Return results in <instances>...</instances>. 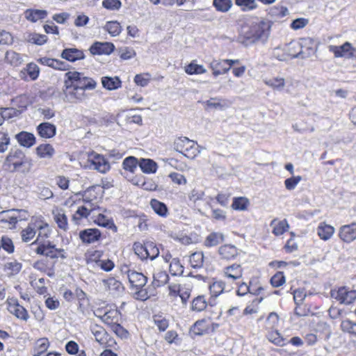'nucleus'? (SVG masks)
<instances>
[{"label":"nucleus","mask_w":356,"mask_h":356,"mask_svg":"<svg viewBox=\"0 0 356 356\" xmlns=\"http://www.w3.org/2000/svg\"><path fill=\"white\" fill-rule=\"evenodd\" d=\"M22 264L16 260L8 262L4 266V270L8 276L17 275L22 269Z\"/></svg>","instance_id":"obj_41"},{"label":"nucleus","mask_w":356,"mask_h":356,"mask_svg":"<svg viewBox=\"0 0 356 356\" xmlns=\"http://www.w3.org/2000/svg\"><path fill=\"white\" fill-rule=\"evenodd\" d=\"M268 22L258 18H247L241 27L237 41L244 46H250L257 42H265L270 35Z\"/></svg>","instance_id":"obj_1"},{"label":"nucleus","mask_w":356,"mask_h":356,"mask_svg":"<svg viewBox=\"0 0 356 356\" xmlns=\"http://www.w3.org/2000/svg\"><path fill=\"white\" fill-rule=\"evenodd\" d=\"M102 282L104 289L113 294H119L124 289L122 284L113 277L103 280Z\"/></svg>","instance_id":"obj_17"},{"label":"nucleus","mask_w":356,"mask_h":356,"mask_svg":"<svg viewBox=\"0 0 356 356\" xmlns=\"http://www.w3.org/2000/svg\"><path fill=\"white\" fill-rule=\"evenodd\" d=\"M7 309L17 318L26 321L29 318L27 310L19 304L17 299L12 298L6 300Z\"/></svg>","instance_id":"obj_10"},{"label":"nucleus","mask_w":356,"mask_h":356,"mask_svg":"<svg viewBox=\"0 0 356 356\" xmlns=\"http://www.w3.org/2000/svg\"><path fill=\"white\" fill-rule=\"evenodd\" d=\"M115 49V46L112 42H95L90 47V51L93 55L111 54Z\"/></svg>","instance_id":"obj_12"},{"label":"nucleus","mask_w":356,"mask_h":356,"mask_svg":"<svg viewBox=\"0 0 356 356\" xmlns=\"http://www.w3.org/2000/svg\"><path fill=\"white\" fill-rule=\"evenodd\" d=\"M225 274L227 277L237 280L242 277L243 270L240 265L233 264L225 268Z\"/></svg>","instance_id":"obj_34"},{"label":"nucleus","mask_w":356,"mask_h":356,"mask_svg":"<svg viewBox=\"0 0 356 356\" xmlns=\"http://www.w3.org/2000/svg\"><path fill=\"white\" fill-rule=\"evenodd\" d=\"M15 138L21 146L31 147L35 143V136L27 131H21L16 134Z\"/></svg>","instance_id":"obj_21"},{"label":"nucleus","mask_w":356,"mask_h":356,"mask_svg":"<svg viewBox=\"0 0 356 356\" xmlns=\"http://www.w3.org/2000/svg\"><path fill=\"white\" fill-rule=\"evenodd\" d=\"M26 72L32 80H35L39 76L40 69L36 64L31 63L26 66Z\"/></svg>","instance_id":"obj_64"},{"label":"nucleus","mask_w":356,"mask_h":356,"mask_svg":"<svg viewBox=\"0 0 356 356\" xmlns=\"http://www.w3.org/2000/svg\"><path fill=\"white\" fill-rule=\"evenodd\" d=\"M49 347V342L47 338H41L36 341L32 355L33 356H40L45 353Z\"/></svg>","instance_id":"obj_29"},{"label":"nucleus","mask_w":356,"mask_h":356,"mask_svg":"<svg viewBox=\"0 0 356 356\" xmlns=\"http://www.w3.org/2000/svg\"><path fill=\"white\" fill-rule=\"evenodd\" d=\"M195 335H202L209 332V325L205 319L197 321L191 328Z\"/></svg>","instance_id":"obj_31"},{"label":"nucleus","mask_w":356,"mask_h":356,"mask_svg":"<svg viewBox=\"0 0 356 356\" xmlns=\"http://www.w3.org/2000/svg\"><path fill=\"white\" fill-rule=\"evenodd\" d=\"M184 268L178 258H174L172 259L169 267V270L172 275H181L184 273Z\"/></svg>","instance_id":"obj_45"},{"label":"nucleus","mask_w":356,"mask_h":356,"mask_svg":"<svg viewBox=\"0 0 356 356\" xmlns=\"http://www.w3.org/2000/svg\"><path fill=\"white\" fill-rule=\"evenodd\" d=\"M60 56L62 58L70 62H75L85 58L83 51L76 48H66L63 49Z\"/></svg>","instance_id":"obj_18"},{"label":"nucleus","mask_w":356,"mask_h":356,"mask_svg":"<svg viewBox=\"0 0 356 356\" xmlns=\"http://www.w3.org/2000/svg\"><path fill=\"white\" fill-rule=\"evenodd\" d=\"M92 334L95 337V340L101 344H103L106 341V332L101 326L95 325L91 328Z\"/></svg>","instance_id":"obj_47"},{"label":"nucleus","mask_w":356,"mask_h":356,"mask_svg":"<svg viewBox=\"0 0 356 356\" xmlns=\"http://www.w3.org/2000/svg\"><path fill=\"white\" fill-rule=\"evenodd\" d=\"M39 136L44 138H51L56 134V127L49 122H42L37 127Z\"/></svg>","instance_id":"obj_19"},{"label":"nucleus","mask_w":356,"mask_h":356,"mask_svg":"<svg viewBox=\"0 0 356 356\" xmlns=\"http://www.w3.org/2000/svg\"><path fill=\"white\" fill-rule=\"evenodd\" d=\"M38 61L43 65L50 67L55 70L64 71L67 70L69 67V65L67 63L49 57H42L39 58Z\"/></svg>","instance_id":"obj_16"},{"label":"nucleus","mask_w":356,"mask_h":356,"mask_svg":"<svg viewBox=\"0 0 356 356\" xmlns=\"http://www.w3.org/2000/svg\"><path fill=\"white\" fill-rule=\"evenodd\" d=\"M213 5L218 11L227 12L232 6V0H213Z\"/></svg>","instance_id":"obj_53"},{"label":"nucleus","mask_w":356,"mask_h":356,"mask_svg":"<svg viewBox=\"0 0 356 356\" xmlns=\"http://www.w3.org/2000/svg\"><path fill=\"white\" fill-rule=\"evenodd\" d=\"M102 6L108 10H118L121 8L122 3L120 0H104Z\"/></svg>","instance_id":"obj_63"},{"label":"nucleus","mask_w":356,"mask_h":356,"mask_svg":"<svg viewBox=\"0 0 356 356\" xmlns=\"http://www.w3.org/2000/svg\"><path fill=\"white\" fill-rule=\"evenodd\" d=\"M103 29L113 37L119 35L122 30L120 24L117 21L107 22Z\"/></svg>","instance_id":"obj_36"},{"label":"nucleus","mask_w":356,"mask_h":356,"mask_svg":"<svg viewBox=\"0 0 356 356\" xmlns=\"http://www.w3.org/2000/svg\"><path fill=\"white\" fill-rule=\"evenodd\" d=\"M302 180L301 176H293L290 178H287L284 181V185L287 190L292 191L295 189L296 186L299 184V182Z\"/></svg>","instance_id":"obj_61"},{"label":"nucleus","mask_w":356,"mask_h":356,"mask_svg":"<svg viewBox=\"0 0 356 356\" xmlns=\"http://www.w3.org/2000/svg\"><path fill=\"white\" fill-rule=\"evenodd\" d=\"M225 284L222 280L214 281L209 286V291L211 296L218 297L225 290Z\"/></svg>","instance_id":"obj_48"},{"label":"nucleus","mask_w":356,"mask_h":356,"mask_svg":"<svg viewBox=\"0 0 356 356\" xmlns=\"http://www.w3.org/2000/svg\"><path fill=\"white\" fill-rule=\"evenodd\" d=\"M120 57L123 60H129L136 56L135 50L131 47H122L119 49Z\"/></svg>","instance_id":"obj_62"},{"label":"nucleus","mask_w":356,"mask_h":356,"mask_svg":"<svg viewBox=\"0 0 356 356\" xmlns=\"http://www.w3.org/2000/svg\"><path fill=\"white\" fill-rule=\"evenodd\" d=\"M207 303L204 296H199L193 299L191 304V309L195 312H202L207 307Z\"/></svg>","instance_id":"obj_46"},{"label":"nucleus","mask_w":356,"mask_h":356,"mask_svg":"<svg viewBox=\"0 0 356 356\" xmlns=\"http://www.w3.org/2000/svg\"><path fill=\"white\" fill-rule=\"evenodd\" d=\"M126 273L131 285L136 289H141L145 286L147 282V277L142 273L135 270H127Z\"/></svg>","instance_id":"obj_14"},{"label":"nucleus","mask_w":356,"mask_h":356,"mask_svg":"<svg viewBox=\"0 0 356 356\" xmlns=\"http://www.w3.org/2000/svg\"><path fill=\"white\" fill-rule=\"evenodd\" d=\"M6 60L11 65L15 66L20 65L22 62L20 54L13 51L6 52Z\"/></svg>","instance_id":"obj_55"},{"label":"nucleus","mask_w":356,"mask_h":356,"mask_svg":"<svg viewBox=\"0 0 356 356\" xmlns=\"http://www.w3.org/2000/svg\"><path fill=\"white\" fill-rule=\"evenodd\" d=\"M265 83L275 90L281 91L285 86V80L284 78L273 77L265 80Z\"/></svg>","instance_id":"obj_50"},{"label":"nucleus","mask_w":356,"mask_h":356,"mask_svg":"<svg viewBox=\"0 0 356 356\" xmlns=\"http://www.w3.org/2000/svg\"><path fill=\"white\" fill-rule=\"evenodd\" d=\"M340 238L346 243H350L356 239V223L342 226L339 230Z\"/></svg>","instance_id":"obj_15"},{"label":"nucleus","mask_w":356,"mask_h":356,"mask_svg":"<svg viewBox=\"0 0 356 356\" xmlns=\"http://www.w3.org/2000/svg\"><path fill=\"white\" fill-rule=\"evenodd\" d=\"M47 41V36L46 35L33 33L29 37V42L38 45H42L46 43Z\"/></svg>","instance_id":"obj_60"},{"label":"nucleus","mask_w":356,"mask_h":356,"mask_svg":"<svg viewBox=\"0 0 356 356\" xmlns=\"http://www.w3.org/2000/svg\"><path fill=\"white\" fill-rule=\"evenodd\" d=\"M174 149L188 159H193L200 153L199 145L187 137H179L175 140Z\"/></svg>","instance_id":"obj_4"},{"label":"nucleus","mask_w":356,"mask_h":356,"mask_svg":"<svg viewBox=\"0 0 356 356\" xmlns=\"http://www.w3.org/2000/svg\"><path fill=\"white\" fill-rule=\"evenodd\" d=\"M190 264L193 268H200L203 265L204 255L202 252H196L190 256Z\"/></svg>","instance_id":"obj_51"},{"label":"nucleus","mask_w":356,"mask_h":356,"mask_svg":"<svg viewBox=\"0 0 356 356\" xmlns=\"http://www.w3.org/2000/svg\"><path fill=\"white\" fill-rule=\"evenodd\" d=\"M25 17L32 22H36L40 19H43L47 16V12L45 10L27 9L25 13Z\"/></svg>","instance_id":"obj_25"},{"label":"nucleus","mask_w":356,"mask_h":356,"mask_svg":"<svg viewBox=\"0 0 356 356\" xmlns=\"http://www.w3.org/2000/svg\"><path fill=\"white\" fill-rule=\"evenodd\" d=\"M35 252L38 254L44 255L51 259L67 258V254L64 249L56 248L54 245H51L49 241L43 243L36 248Z\"/></svg>","instance_id":"obj_6"},{"label":"nucleus","mask_w":356,"mask_h":356,"mask_svg":"<svg viewBox=\"0 0 356 356\" xmlns=\"http://www.w3.org/2000/svg\"><path fill=\"white\" fill-rule=\"evenodd\" d=\"M38 155L41 158H51L55 150L50 144H42L36 148Z\"/></svg>","instance_id":"obj_37"},{"label":"nucleus","mask_w":356,"mask_h":356,"mask_svg":"<svg viewBox=\"0 0 356 356\" xmlns=\"http://www.w3.org/2000/svg\"><path fill=\"white\" fill-rule=\"evenodd\" d=\"M36 229L39 231L38 236L36 241L33 243H37L40 239H44L49 237L51 230L50 228L47 223L36 222Z\"/></svg>","instance_id":"obj_40"},{"label":"nucleus","mask_w":356,"mask_h":356,"mask_svg":"<svg viewBox=\"0 0 356 356\" xmlns=\"http://www.w3.org/2000/svg\"><path fill=\"white\" fill-rule=\"evenodd\" d=\"M331 297L341 304L349 305L356 299V291L349 290L346 287H340L331 291Z\"/></svg>","instance_id":"obj_9"},{"label":"nucleus","mask_w":356,"mask_h":356,"mask_svg":"<svg viewBox=\"0 0 356 356\" xmlns=\"http://www.w3.org/2000/svg\"><path fill=\"white\" fill-rule=\"evenodd\" d=\"M234 2L244 12L255 10L258 7L256 0H234Z\"/></svg>","instance_id":"obj_39"},{"label":"nucleus","mask_w":356,"mask_h":356,"mask_svg":"<svg viewBox=\"0 0 356 356\" xmlns=\"http://www.w3.org/2000/svg\"><path fill=\"white\" fill-rule=\"evenodd\" d=\"M267 339L276 346H284L286 344V339L284 338L277 330L268 331Z\"/></svg>","instance_id":"obj_30"},{"label":"nucleus","mask_w":356,"mask_h":356,"mask_svg":"<svg viewBox=\"0 0 356 356\" xmlns=\"http://www.w3.org/2000/svg\"><path fill=\"white\" fill-rule=\"evenodd\" d=\"M341 327L343 332H348L356 336V323L346 319L341 322Z\"/></svg>","instance_id":"obj_59"},{"label":"nucleus","mask_w":356,"mask_h":356,"mask_svg":"<svg viewBox=\"0 0 356 356\" xmlns=\"http://www.w3.org/2000/svg\"><path fill=\"white\" fill-rule=\"evenodd\" d=\"M146 248L147 259L149 258L151 260H154L159 255V249L153 242L146 243Z\"/></svg>","instance_id":"obj_54"},{"label":"nucleus","mask_w":356,"mask_h":356,"mask_svg":"<svg viewBox=\"0 0 356 356\" xmlns=\"http://www.w3.org/2000/svg\"><path fill=\"white\" fill-rule=\"evenodd\" d=\"M28 218L27 211L24 209H9L0 213V221L8 223L10 228L15 227L19 220H25Z\"/></svg>","instance_id":"obj_5"},{"label":"nucleus","mask_w":356,"mask_h":356,"mask_svg":"<svg viewBox=\"0 0 356 356\" xmlns=\"http://www.w3.org/2000/svg\"><path fill=\"white\" fill-rule=\"evenodd\" d=\"M209 67L213 71V75L218 76L226 74L229 70V66L227 65L225 60H213L209 64Z\"/></svg>","instance_id":"obj_22"},{"label":"nucleus","mask_w":356,"mask_h":356,"mask_svg":"<svg viewBox=\"0 0 356 356\" xmlns=\"http://www.w3.org/2000/svg\"><path fill=\"white\" fill-rule=\"evenodd\" d=\"M79 238L83 243H93L100 239L101 232L96 228L85 229L79 232Z\"/></svg>","instance_id":"obj_13"},{"label":"nucleus","mask_w":356,"mask_h":356,"mask_svg":"<svg viewBox=\"0 0 356 356\" xmlns=\"http://www.w3.org/2000/svg\"><path fill=\"white\" fill-rule=\"evenodd\" d=\"M134 252L141 259H147L146 243L142 244L139 242H135L133 245Z\"/></svg>","instance_id":"obj_58"},{"label":"nucleus","mask_w":356,"mask_h":356,"mask_svg":"<svg viewBox=\"0 0 356 356\" xmlns=\"http://www.w3.org/2000/svg\"><path fill=\"white\" fill-rule=\"evenodd\" d=\"M185 72L188 74H201L205 73L207 70L203 65H198L193 61L185 67Z\"/></svg>","instance_id":"obj_49"},{"label":"nucleus","mask_w":356,"mask_h":356,"mask_svg":"<svg viewBox=\"0 0 356 356\" xmlns=\"http://www.w3.org/2000/svg\"><path fill=\"white\" fill-rule=\"evenodd\" d=\"M249 201L243 197H234L232 204V207L234 210L244 211L247 209Z\"/></svg>","instance_id":"obj_52"},{"label":"nucleus","mask_w":356,"mask_h":356,"mask_svg":"<svg viewBox=\"0 0 356 356\" xmlns=\"http://www.w3.org/2000/svg\"><path fill=\"white\" fill-rule=\"evenodd\" d=\"M154 322L161 332H164L169 326V321L162 316L155 315Z\"/></svg>","instance_id":"obj_57"},{"label":"nucleus","mask_w":356,"mask_h":356,"mask_svg":"<svg viewBox=\"0 0 356 356\" xmlns=\"http://www.w3.org/2000/svg\"><path fill=\"white\" fill-rule=\"evenodd\" d=\"M118 316L119 314L117 310H109L105 312L100 318L104 323L111 327L115 323H118Z\"/></svg>","instance_id":"obj_38"},{"label":"nucleus","mask_w":356,"mask_h":356,"mask_svg":"<svg viewBox=\"0 0 356 356\" xmlns=\"http://www.w3.org/2000/svg\"><path fill=\"white\" fill-rule=\"evenodd\" d=\"M65 77L66 84L72 85L83 91L94 90L97 86V82L93 79L77 71H69L65 73Z\"/></svg>","instance_id":"obj_3"},{"label":"nucleus","mask_w":356,"mask_h":356,"mask_svg":"<svg viewBox=\"0 0 356 356\" xmlns=\"http://www.w3.org/2000/svg\"><path fill=\"white\" fill-rule=\"evenodd\" d=\"M286 282V278L283 272H277L270 278V284L273 287H279L283 285Z\"/></svg>","instance_id":"obj_56"},{"label":"nucleus","mask_w":356,"mask_h":356,"mask_svg":"<svg viewBox=\"0 0 356 356\" xmlns=\"http://www.w3.org/2000/svg\"><path fill=\"white\" fill-rule=\"evenodd\" d=\"M270 226L273 227V233L275 236H280L283 234L289 228V224L286 220L280 221L273 220L270 223Z\"/></svg>","instance_id":"obj_32"},{"label":"nucleus","mask_w":356,"mask_h":356,"mask_svg":"<svg viewBox=\"0 0 356 356\" xmlns=\"http://www.w3.org/2000/svg\"><path fill=\"white\" fill-rule=\"evenodd\" d=\"M97 223L101 227L111 229L113 232H117L118 231V227L114 224L113 221L106 218V217L103 214L98 215L97 218Z\"/></svg>","instance_id":"obj_43"},{"label":"nucleus","mask_w":356,"mask_h":356,"mask_svg":"<svg viewBox=\"0 0 356 356\" xmlns=\"http://www.w3.org/2000/svg\"><path fill=\"white\" fill-rule=\"evenodd\" d=\"M139 165V161L134 156L127 157L122 163L123 168L125 170L134 173Z\"/></svg>","instance_id":"obj_44"},{"label":"nucleus","mask_w":356,"mask_h":356,"mask_svg":"<svg viewBox=\"0 0 356 356\" xmlns=\"http://www.w3.org/2000/svg\"><path fill=\"white\" fill-rule=\"evenodd\" d=\"M88 162L90 169L95 170L101 173H106L111 168L109 162L104 156L95 152L89 154Z\"/></svg>","instance_id":"obj_7"},{"label":"nucleus","mask_w":356,"mask_h":356,"mask_svg":"<svg viewBox=\"0 0 356 356\" xmlns=\"http://www.w3.org/2000/svg\"><path fill=\"white\" fill-rule=\"evenodd\" d=\"M218 253L221 259L230 260L237 256L238 249L234 245L226 244L219 248Z\"/></svg>","instance_id":"obj_23"},{"label":"nucleus","mask_w":356,"mask_h":356,"mask_svg":"<svg viewBox=\"0 0 356 356\" xmlns=\"http://www.w3.org/2000/svg\"><path fill=\"white\" fill-rule=\"evenodd\" d=\"M169 276L166 272L160 270L153 275L152 286L154 288L162 286L168 283Z\"/></svg>","instance_id":"obj_33"},{"label":"nucleus","mask_w":356,"mask_h":356,"mask_svg":"<svg viewBox=\"0 0 356 356\" xmlns=\"http://www.w3.org/2000/svg\"><path fill=\"white\" fill-rule=\"evenodd\" d=\"M330 51L333 52L336 58L346 57L352 58L356 57V49L352 44L346 42L341 46H330Z\"/></svg>","instance_id":"obj_11"},{"label":"nucleus","mask_w":356,"mask_h":356,"mask_svg":"<svg viewBox=\"0 0 356 356\" xmlns=\"http://www.w3.org/2000/svg\"><path fill=\"white\" fill-rule=\"evenodd\" d=\"M36 222L29 223V225L21 232V237L23 242H29L35 236Z\"/></svg>","instance_id":"obj_35"},{"label":"nucleus","mask_w":356,"mask_h":356,"mask_svg":"<svg viewBox=\"0 0 356 356\" xmlns=\"http://www.w3.org/2000/svg\"><path fill=\"white\" fill-rule=\"evenodd\" d=\"M102 83L106 89L113 90L120 88L122 82L118 76H103L102 78Z\"/></svg>","instance_id":"obj_28"},{"label":"nucleus","mask_w":356,"mask_h":356,"mask_svg":"<svg viewBox=\"0 0 356 356\" xmlns=\"http://www.w3.org/2000/svg\"><path fill=\"white\" fill-rule=\"evenodd\" d=\"M263 290V288L259 286L256 290L253 291L250 289V286L248 285L245 282H242L238 285V289L236 291V294L238 296H243L246 295L248 293L259 295L260 292Z\"/></svg>","instance_id":"obj_42"},{"label":"nucleus","mask_w":356,"mask_h":356,"mask_svg":"<svg viewBox=\"0 0 356 356\" xmlns=\"http://www.w3.org/2000/svg\"><path fill=\"white\" fill-rule=\"evenodd\" d=\"M150 206L153 211L159 216L166 218L168 216V209L166 204L156 199L150 201Z\"/></svg>","instance_id":"obj_26"},{"label":"nucleus","mask_w":356,"mask_h":356,"mask_svg":"<svg viewBox=\"0 0 356 356\" xmlns=\"http://www.w3.org/2000/svg\"><path fill=\"white\" fill-rule=\"evenodd\" d=\"M334 232V228L325 222H321L317 227V234L321 239L327 241Z\"/></svg>","instance_id":"obj_24"},{"label":"nucleus","mask_w":356,"mask_h":356,"mask_svg":"<svg viewBox=\"0 0 356 356\" xmlns=\"http://www.w3.org/2000/svg\"><path fill=\"white\" fill-rule=\"evenodd\" d=\"M4 166L10 172H28L32 166L31 160L20 149L12 150L4 161Z\"/></svg>","instance_id":"obj_2"},{"label":"nucleus","mask_w":356,"mask_h":356,"mask_svg":"<svg viewBox=\"0 0 356 356\" xmlns=\"http://www.w3.org/2000/svg\"><path fill=\"white\" fill-rule=\"evenodd\" d=\"M63 93L65 99L70 103H77L84 101L87 98L86 91L82 89L64 82Z\"/></svg>","instance_id":"obj_8"},{"label":"nucleus","mask_w":356,"mask_h":356,"mask_svg":"<svg viewBox=\"0 0 356 356\" xmlns=\"http://www.w3.org/2000/svg\"><path fill=\"white\" fill-rule=\"evenodd\" d=\"M138 166L146 174L154 173L157 170L156 163L150 159H140Z\"/></svg>","instance_id":"obj_27"},{"label":"nucleus","mask_w":356,"mask_h":356,"mask_svg":"<svg viewBox=\"0 0 356 356\" xmlns=\"http://www.w3.org/2000/svg\"><path fill=\"white\" fill-rule=\"evenodd\" d=\"M225 239V236L223 233L212 232L205 238L204 245L207 248L217 246L222 243Z\"/></svg>","instance_id":"obj_20"}]
</instances>
